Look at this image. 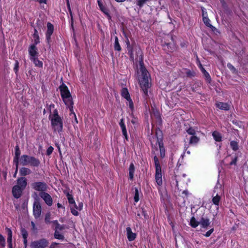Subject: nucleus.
<instances>
[{
	"mask_svg": "<svg viewBox=\"0 0 248 248\" xmlns=\"http://www.w3.org/2000/svg\"><path fill=\"white\" fill-rule=\"evenodd\" d=\"M199 225H200V221H197L194 217H192L190 221V225L194 228H196Z\"/></svg>",
	"mask_w": 248,
	"mask_h": 248,
	"instance_id": "obj_23",
	"label": "nucleus"
},
{
	"mask_svg": "<svg viewBox=\"0 0 248 248\" xmlns=\"http://www.w3.org/2000/svg\"><path fill=\"white\" fill-rule=\"evenodd\" d=\"M155 178L156 183L158 186L162 184L161 168L155 169Z\"/></svg>",
	"mask_w": 248,
	"mask_h": 248,
	"instance_id": "obj_13",
	"label": "nucleus"
},
{
	"mask_svg": "<svg viewBox=\"0 0 248 248\" xmlns=\"http://www.w3.org/2000/svg\"><path fill=\"white\" fill-rule=\"evenodd\" d=\"M27 185V180L26 178L24 177H21L17 179V186L22 188L23 189H24Z\"/></svg>",
	"mask_w": 248,
	"mask_h": 248,
	"instance_id": "obj_15",
	"label": "nucleus"
},
{
	"mask_svg": "<svg viewBox=\"0 0 248 248\" xmlns=\"http://www.w3.org/2000/svg\"><path fill=\"white\" fill-rule=\"evenodd\" d=\"M212 136L214 139V140L216 141H221L222 137L221 134L216 131H214L212 133Z\"/></svg>",
	"mask_w": 248,
	"mask_h": 248,
	"instance_id": "obj_25",
	"label": "nucleus"
},
{
	"mask_svg": "<svg viewBox=\"0 0 248 248\" xmlns=\"http://www.w3.org/2000/svg\"><path fill=\"white\" fill-rule=\"evenodd\" d=\"M134 201L137 202L139 201V190L137 188L135 189V194L134 197Z\"/></svg>",
	"mask_w": 248,
	"mask_h": 248,
	"instance_id": "obj_41",
	"label": "nucleus"
},
{
	"mask_svg": "<svg viewBox=\"0 0 248 248\" xmlns=\"http://www.w3.org/2000/svg\"><path fill=\"white\" fill-rule=\"evenodd\" d=\"M201 71L203 74L204 75V76L206 81L210 83L211 81V78L209 73L205 70V69L203 67H202Z\"/></svg>",
	"mask_w": 248,
	"mask_h": 248,
	"instance_id": "obj_24",
	"label": "nucleus"
},
{
	"mask_svg": "<svg viewBox=\"0 0 248 248\" xmlns=\"http://www.w3.org/2000/svg\"><path fill=\"white\" fill-rule=\"evenodd\" d=\"M150 0H137L136 4L138 6H139L140 8L143 7L144 4H145L147 1H149Z\"/></svg>",
	"mask_w": 248,
	"mask_h": 248,
	"instance_id": "obj_35",
	"label": "nucleus"
},
{
	"mask_svg": "<svg viewBox=\"0 0 248 248\" xmlns=\"http://www.w3.org/2000/svg\"><path fill=\"white\" fill-rule=\"evenodd\" d=\"M33 38L34 39V44H36V45L38 44L40 42L39 36L38 35L37 30L36 29H34V32L33 33Z\"/></svg>",
	"mask_w": 248,
	"mask_h": 248,
	"instance_id": "obj_31",
	"label": "nucleus"
},
{
	"mask_svg": "<svg viewBox=\"0 0 248 248\" xmlns=\"http://www.w3.org/2000/svg\"><path fill=\"white\" fill-rule=\"evenodd\" d=\"M6 232L7 233V242L8 244V248H12V232L11 230L6 227L5 229Z\"/></svg>",
	"mask_w": 248,
	"mask_h": 248,
	"instance_id": "obj_17",
	"label": "nucleus"
},
{
	"mask_svg": "<svg viewBox=\"0 0 248 248\" xmlns=\"http://www.w3.org/2000/svg\"><path fill=\"white\" fill-rule=\"evenodd\" d=\"M20 156H15L13 160L14 163L16 165V168H18L19 162H20Z\"/></svg>",
	"mask_w": 248,
	"mask_h": 248,
	"instance_id": "obj_42",
	"label": "nucleus"
},
{
	"mask_svg": "<svg viewBox=\"0 0 248 248\" xmlns=\"http://www.w3.org/2000/svg\"><path fill=\"white\" fill-rule=\"evenodd\" d=\"M141 213H142V215H143L144 216V217L145 218H147L148 217V215L146 213V212L145 211H144L143 210V209H142V208L141 209Z\"/></svg>",
	"mask_w": 248,
	"mask_h": 248,
	"instance_id": "obj_61",
	"label": "nucleus"
},
{
	"mask_svg": "<svg viewBox=\"0 0 248 248\" xmlns=\"http://www.w3.org/2000/svg\"><path fill=\"white\" fill-rule=\"evenodd\" d=\"M62 98L65 105L69 108L70 111L72 112L73 111V101L71 95L63 97Z\"/></svg>",
	"mask_w": 248,
	"mask_h": 248,
	"instance_id": "obj_9",
	"label": "nucleus"
},
{
	"mask_svg": "<svg viewBox=\"0 0 248 248\" xmlns=\"http://www.w3.org/2000/svg\"><path fill=\"white\" fill-rule=\"evenodd\" d=\"M33 197L34 199L33 207V215L35 218H38L40 217L41 214V205L39 202V198L38 197L36 193H34Z\"/></svg>",
	"mask_w": 248,
	"mask_h": 248,
	"instance_id": "obj_3",
	"label": "nucleus"
},
{
	"mask_svg": "<svg viewBox=\"0 0 248 248\" xmlns=\"http://www.w3.org/2000/svg\"><path fill=\"white\" fill-rule=\"evenodd\" d=\"M39 196L44 201L48 206H50L53 204V199L51 196L47 193L45 192H40Z\"/></svg>",
	"mask_w": 248,
	"mask_h": 248,
	"instance_id": "obj_8",
	"label": "nucleus"
},
{
	"mask_svg": "<svg viewBox=\"0 0 248 248\" xmlns=\"http://www.w3.org/2000/svg\"><path fill=\"white\" fill-rule=\"evenodd\" d=\"M102 12H103L106 15H107L108 17L111 18L110 15L108 13V10L107 8H106L105 9H103Z\"/></svg>",
	"mask_w": 248,
	"mask_h": 248,
	"instance_id": "obj_57",
	"label": "nucleus"
},
{
	"mask_svg": "<svg viewBox=\"0 0 248 248\" xmlns=\"http://www.w3.org/2000/svg\"><path fill=\"white\" fill-rule=\"evenodd\" d=\"M220 200V196H219L218 195H217L216 196L213 197V198L212 199V201H213V202L214 203V204L217 205H218Z\"/></svg>",
	"mask_w": 248,
	"mask_h": 248,
	"instance_id": "obj_40",
	"label": "nucleus"
},
{
	"mask_svg": "<svg viewBox=\"0 0 248 248\" xmlns=\"http://www.w3.org/2000/svg\"><path fill=\"white\" fill-rule=\"evenodd\" d=\"M31 60L33 62L36 66L39 67H42L43 62L41 61H39L37 57H32V58H31Z\"/></svg>",
	"mask_w": 248,
	"mask_h": 248,
	"instance_id": "obj_27",
	"label": "nucleus"
},
{
	"mask_svg": "<svg viewBox=\"0 0 248 248\" xmlns=\"http://www.w3.org/2000/svg\"><path fill=\"white\" fill-rule=\"evenodd\" d=\"M23 239H24V240H23L24 245L25 248H26L27 247V244H28L27 238H23Z\"/></svg>",
	"mask_w": 248,
	"mask_h": 248,
	"instance_id": "obj_63",
	"label": "nucleus"
},
{
	"mask_svg": "<svg viewBox=\"0 0 248 248\" xmlns=\"http://www.w3.org/2000/svg\"><path fill=\"white\" fill-rule=\"evenodd\" d=\"M57 117H60L58 114V110L55 109L53 112V115L50 114L49 115V118L50 119L51 118H57Z\"/></svg>",
	"mask_w": 248,
	"mask_h": 248,
	"instance_id": "obj_44",
	"label": "nucleus"
},
{
	"mask_svg": "<svg viewBox=\"0 0 248 248\" xmlns=\"http://www.w3.org/2000/svg\"><path fill=\"white\" fill-rule=\"evenodd\" d=\"M31 225L32 230L35 231V230H37V228L35 227V223L33 221L31 222Z\"/></svg>",
	"mask_w": 248,
	"mask_h": 248,
	"instance_id": "obj_62",
	"label": "nucleus"
},
{
	"mask_svg": "<svg viewBox=\"0 0 248 248\" xmlns=\"http://www.w3.org/2000/svg\"><path fill=\"white\" fill-rule=\"evenodd\" d=\"M126 234L127 239L129 241H132L135 240L136 237V234L132 232V230L130 227L126 228Z\"/></svg>",
	"mask_w": 248,
	"mask_h": 248,
	"instance_id": "obj_19",
	"label": "nucleus"
},
{
	"mask_svg": "<svg viewBox=\"0 0 248 248\" xmlns=\"http://www.w3.org/2000/svg\"><path fill=\"white\" fill-rule=\"evenodd\" d=\"M186 132L192 136H194L196 134V131L194 128L192 127H190L186 130Z\"/></svg>",
	"mask_w": 248,
	"mask_h": 248,
	"instance_id": "obj_38",
	"label": "nucleus"
},
{
	"mask_svg": "<svg viewBox=\"0 0 248 248\" xmlns=\"http://www.w3.org/2000/svg\"><path fill=\"white\" fill-rule=\"evenodd\" d=\"M230 146L233 151H236L238 149V143L236 141H231Z\"/></svg>",
	"mask_w": 248,
	"mask_h": 248,
	"instance_id": "obj_32",
	"label": "nucleus"
},
{
	"mask_svg": "<svg viewBox=\"0 0 248 248\" xmlns=\"http://www.w3.org/2000/svg\"><path fill=\"white\" fill-rule=\"evenodd\" d=\"M67 199L68 200V202H69V204H71V206H72L73 205L76 206V203H75V200L73 199L72 195L68 194L67 195Z\"/></svg>",
	"mask_w": 248,
	"mask_h": 248,
	"instance_id": "obj_34",
	"label": "nucleus"
},
{
	"mask_svg": "<svg viewBox=\"0 0 248 248\" xmlns=\"http://www.w3.org/2000/svg\"><path fill=\"white\" fill-rule=\"evenodd\" d=\"M59 88H60V90L61 92V94L62 97H63L64 96H67L68 95H71V93H70L67 87L64 83H62L60 86Z\"/></svg>",
	"mask_w": 248,
	"mask_h": 248,
	"instance_id": "obj_14",
	"label": "nucleus"
},
{
	"mask_svg": "<svg viewBox=\"0 0 248 248\" xmlns=\"http://www.w3.org/2000/svg\"><path fill=\"white\" fill-rule=\"evenodd\" d=\"M122 95L124 98H125L127 100L130 99V97L129 95V93H128V90L127 88H124L122 90Z\"/></svg>",
	"mask_w": 248,
	"mask_h": 248,
	"instance_id": "obj_26",
	"label": "nucleus"
},
{
	"mask_svg": "<svg viewBox=\"0 0 248 248\" xmlns=\"http://www.w3.org/2000/svg\"><path fill=\"white\" fill-rule=\"evenodd\" d=\"M213 232L214 228H212L206 232V233L204 234V236H205L206 237H209L211 235V234Z\"/></svg>",
	"mask_w": 248,
	"mask_h": 248,
	"instance_id": "obj_56",
	"label": "nucleus"
},
{
	"mask_svg": "<svg viewBox=\"0 0 248 248\" xmlns=\"http://www.w3.org/2000/svg\"><path fill=\"white\" fill-rule=\"evenodd\" d=\"M155 137L156 138V145H158L160 150V157L161 158H163L165 155V150L164 147L163 142V136L161 131L158 130V131H156Z\"/></svg>",
	"mask_w": 248,
	"mask_h": 248,
	"instance_id": "obj_4",
	"label": "nucleus"
},
{
	"mask_svg": "<svg viewBox=\"0 0 248 248\" xmlns=\"http://www.w3.org/2000/svg\"><path fill=\"white\" fill-rule=\"evenodd\" d=\"M154 162H155V169H159L161 168V166L159 164V161L158 160V158L156 156V155H155L154 157Z\"/></svg>",
	"mask_w": 248,
	"mask_h": 248,
	"instance_id": "obj_37",
	"label": "nucleus"
},
{
	"mask_svg": "<svg viewBox=\"0 0 248 248\" xmlns=\"http://www.w3.org/2000/svg\"><path fill=\"white\" fill-rule=\"evenodd\" d=\"M50 214L49 213H48L46 214V215L45 216V222L47 224L50 223Z\"/></svg>",
	"mask_w": 248,
	"mask_h": 248,
	"instance_id": "obj_47",
	"label": "nucleus"
},
{
	"mask_svg": "<svg viewBox=\"0 0 248 248\" xmlns=\"http://www.w3.org/2000/svg\"><path fill=\"white\" fill-rule=\"evenodd\" d=\"M82 207H83V203H79V205L78 206V208H77V210H81L82 208Z\"/></svg>",
	"mask_w": 248,
	"mask_h": 248,
	"instance_id": "obj_64",
	"label": "nucleus"
},
{
	"mask_svg": "<svg viewBox=\"0 0 248 248\" xmlns=\"http://www.w3.org/2000/svg\"><path fill=\"white\" fill-rule=\"evenodd\" d=\"M36 44H32L29 48V52L30 55V59L31 58H35L38 54L37 51V47H36Z\"/></svg>",
	"mask_w": 248,
	"mask_h": 248,
	"instance_id": "obj_16",
	"label": "nucleus"
},
{
	"mask_svg": "<svg viewBox=\"0 0 248 248\" xmlns=\"http://www.w3.org/2000/svg\"><path fill=\"white\" fill-rule=\"evenodd\" d=\"M210 219L203 216H202L200 220V225L201 227L204 229H207L208 227L210 225Z\"/></svg>",
	"mask_w": 248,
	"mask_h": 248,
	"instance_id": "obj_11",
	"label": "nucleus"
},
{
	"mask_svg": "<svg viewBox=\"0 0 248 248\" xmlns=\"http://www.w3.org/2000/svg\"><path fill=\"white\" fill-rule=\"evenodd\" d=\"M200 139L195 136H192L189 140L190 144H196L199 142Z\"/></svg>",
	"mask_w": 248,
	"mask_h": 248,
	"instance_id": "obj_28",
	"label": "nucleus"
},
{
	"mask_svg": "<svg viewBox=\"0 0 248 248\" xmlns=\"http://www.w3.org/2000/svg\"><path fill=\"white\" fill-rule=\"evenodd\" d=\"M216 105L217 107L222 110H228L230 109V106L226 103L217 102Z\"/></svg>",
	"mask_w": 248,
	"mask_h": 248,
	"instance_id": "obj_21",
	"label": "nucleus"
},
{
	"mask_svg": "<svg viewBox=\"0 0 248 248\" xmlns=\"http://www.w3.org/2000/svg\"><path fill=\"white\" fill-rule=\"evenodd\" d=\"M54 148L52 146H49L46 150V155H49L53 152Z\"/></svg>",
	"mask_w": 248,
	"mask_h": 248,
	"instance_id": "obj_53",
	"label": "nucleus"
},
{
	"mask_svg": "<svg viewBox=\"0 0 248 248\" xmlns=\"http://www.w3.org/2000/svg\"><path fill=\"white\" fill-rule=\"evenodd\" d=\"M102 12H103L106 15H107L108 17L111 18L110 15L108 13V10L107 8H106L105 9H103Z\"/></svg>",
	"mask_w": 248,
	"mask_h": 248,
	"instance_id": "obj_58",
	"label": "nucleus"
},
{
	"mask_svg": "<svg viewBox=\"0 0 248 248\" xmlns=\"http://www.w3.org/2000/svg\"><path fill=\"white\" fill-rule=\"evenodd\" d=\"M5 246V240L4 237L0 234V248H4Z\"/></svg>",
	"mask_w": 248,
	"mask_h": 248,
	"instance_id": "obj_36",
	"label": "nucleus"
},
{
	"mask_svg": "<svg viewBox=\"0 0 248 248\" xmlns=\"http://www.w3.org/2000/svg\"><path fill=\"white\" fill-rule=\"evenodd\" d=\"M122 130V133L123 135H126V133L127 132L125 126H121Z\"/></svg>",
	"mask_w": 248,
	"mask_h": 248,
	"instance_id": "obj_60",
	"label": "nucleus"
},
{
	"mask_svg": "<svg viewBox=\"0 0 248 248\" xmlns=\"http://www.w3.org/2000/svg\"><path fill=\"white\" fill-rule=\"evenodd\" d=\"M49 244L48 241L46 238H42L31 242V248H46Z\"/></svg>",
	"mask_w": 248,
	"mask_h": 248,
	"instance_id": "obj_7",
	"label": "nucleus"
},
{
	"mask_svg": "<svg viewBox=\"0 0 248 248\" xmlns=\"http://www.w3.org/2000/svg\"><path fill=\"white\" fill-rule=\"evenodd\" d=\"M186 74L187 77L192 78L195 76L196 73L193 70L186 69Z\"/></svg>",
	"mask_w": 248,
	"mask_h": 248,
	"instance_id": "obj_33",
	"label": "nucleus"
},
{
	"mask_svg": "<svg viewBox=\"0 0 248 248\" xmlns=\"http://www.w3.org/2000/svg\"><path fill=\"white\" fill-rule=\"evenodd\" d=\"M127 101L128 102V103H129V108L132 110L134 109V104H133V103L131 99L130 98V99H128V100H127Z\"/></svg>",
	"mask_w": 248,
	"mask_h": 248,
	"instance_id": "obj_54",
	"label": "nucleus"
},
{
	"mask_svg": "<svg viewBox=\"0 0 248 248\" xmlns=\"http://www.w3.org/2000/svg\"><path fill=\"white\" fill-rule=\"evenodd\" d=\"M232 123L239 128H241L242 127V123L241 122L233 120L232 121Z\"/></svg>",
	"mask_w": 248,
	"mask_h": 248,
	"instance_id": "obj_50",
	"label": "nucleus"
},
{
	"mask_svg": "<svg viewBox=\"0 0 248 248\" xmlns=\"http://www.w3.org/2000/svg\"><path fill=\"white\" fill-rule=\"evenodd\" d=\"M135 52L136 57L135 60L139 62L140 68L137 71L138 77L141 90L144 93V97L146 98L148 96V89L150 86L149 80L150 79L149 74L144 66L143 59V52L141 48L134 44L133 48V54Z\"/></svg>",
	"mask_w": 248,
	"mask_h": 248,
	"instance_id": "obj_1",
	"label": "nucleus"
},
{
	"mask_svg": "<svg viewBox=\"0 0 248 248\" xmlns=\"http://www.w3.org/2000/svg\"><path fill=\"white\" fill-rule=\"evenodd\" d=\"M47 31L46 32V38L47 42L49 44L51 42V36L53 32L54 26L50 22L47 23Z\"/></svg>",
	"mask_w": 248,
	"mask_h": 248,
	"instance_id": "obj_10",
	"label": "nucleus"
},
{
	"mask_svg": "<svg viewBox=\"0 0 248 248\" xmlns=\"http://www.w3.org/2000/svg\"><path fill=\"white\" fill-rule=\"evenodd\" d=\"M51 125L55 131H57L60 133L62 130V121L61 117L51 118Z\"/></svg>",
	"mask_w": 248,
	"mask_h": 248,
	"instance_id": "obj_6",
	"label": "nucleus"
},
{
	"mask_svg": "<svg viewBox=\"0 0 248 248\" xmlns=\"http://www.w3.org/2000/svg\"><path fill=\"white\" fill-rule=\"evenodd\" d=\"M20 163L24 166L29 165L31 167H38L40 164V161L33 156L23 155L20 157Z\"/></svg>",
	"mask_w": 248,
	"mask_h": 248,
	"instance_id": "obj_2",
	"label": "nucleus"
},
{
	"mask_svg": "<svg viewBox=\"0 0 248 248\" xmlns=\"http://www.w3.org/2000/svg\"><path fill=\"white\" fill-rule=\"evenodd\" d=\"M126 43L127 45V51H128V54H129V55L130 56V59L131 61L134 62V54H133V46H134V45H133V46H131L130 44L129 41L128 39H127V41L126 42Z\"/></svg>",
	"mask_w": 248,
	"mask_h": 248,
	"instance_id": "obj_18",
	"label": "nucleus"
},
{
	"mask_svg": "<svg viewBox=\"0 0 248 248\" xmlns=\"http://www.w3.org/2000/svg\"><path fill=\"white\" fill-rule=\"evenodd\" d=\"M36 24L38 30L43 29L44 28L43 21L40 19H37L36 21Z\"/></svg>",
	"mask_w": 248,
	"mask_h": 248,
	"instance_id": "obj_39",
	"label": "nucleus"
},
{
	"mask_svg": "<svg viewBox=\"0 0 248 248\" xmlns=\"http://www.w3.org/2000/svg\"><path fill=\"white\" fill-rule=\"evenodd\" d=\"M20 150L19 147L18 145H16L15 147V156H20Z\"/></svg>",
	"mask_w": 248,
	"mask_h": 248,
	"instance_id": "obj_45",
	"label": "nucleus"
},
{
	"mask_svg": "<svg viewBox=\"0 0 248 248\" xmlns=\"http://www.w3.org/2000/svg\"><path fill=\"white\" fill-rule=\"evenodd\" d=\"M203 21L206 26H208L210 23V19L207 16H203Z\"/></svg>",
	"mask_w": 248,
	"mask_h": 248,
	"instance_id": "obj_48",
	"label": "nucleus"
},
{
	"mask_svg": "<svg viewBox=\"0 0 248 248\" xmlns=\"http://www.w3.org/2000/svg\"><path fill=\"white\" fill-rule=\"evenodd\" d=\"M237 157L235 156V158L230 163V165H235L236 164Z\"/></svg>",
	"mask_w": 248,
	"mask_h": 248,
	"instance_id": "obj_59",
	"label": "nucleus"
},
{
	"mask_svg": "<svg viewBox=\"0 0 248 248\" xmlns=\"http://www.w3.org/2000/svg\"><path fill=\"white\" fill-rule=\"evenodd\" d=\"M135 166L133 163H131L129 167V178L132 180L134 177V173L135 172Z\"/></svg>",
	"mask_w": 248,
	"mask_h": 248,
	"instance_id": "obj_22",
	"label": "nucleus"
},
{
	"mask_svg": "<svg viewBox=\"0 0 248 248\" xmlns=\"http://www.w3.org/2000/svg\"><path fill=\"white\" fill-rule=\"evenodd\" d=\"M19 173L22 177H24L31 174V170L29 168L26 167H22L19 170Z\"/></svg>",
	"mask_w": 248,
	"mask_h": 248,
	"instance_id": "obj_20",
	"label": "nucleus"
},
{
	"mask_svg": "<svg viewBox=\"0 0 248 248\" xmlns=\"http://www.w3.org/2000/svg\"><path fill=\"white\" fill-rule=\"evenodd\" d=\"M97 3L101 11L106 8V7L103 5L101 0H97Z\"/></svg>",
	"mask_w": 248,
	"mask_h": 248,
	"instance_id": "obj_51",
	"label": "nucleus"
},
{
	"mask_svg": "<svg viewBox=\"0 0 248 248\" xmlns=\"http://www.w3.org/2000/svg\"><path fill=\"white\" fill-rule=\"evenodd\" d=\"M65 229L64 225H60V224H57V226H55V231H62Z\"/></svg>",
	"mask_w": 248,
	"mask_h": 248,
	"instance_id": "obj_46",
	"label": "nucleus"
},
{
	"mask_svg": "<svg viewBox=\"0 0 248 248\" xmlns=\"http://www.w3.org/2000/svg\"><path fill=\"white\" fill-rule=\"evenodd\" d=\"M227 67H228V68L229 69H230L231 70L233 71V72H235L236 71V70L235 68V67L233 65H232L231 64H230V63H228L227 64Z\"/></svg>",
	"mask_w": 248,
	"mask_h": 248,
	"instance_id": "obj_55",
	"label": "nucleus"
},
{
	"mask_svg": "<svg viewBox=\"0 0 248 248\" xmlns=\"http://www.w3.org/2000/svg\"><path fill=\"white\" fill-rule=\"evenodd\" d=\"M19 68V62L18 61L16 60L15 63V66L14 68V70L15 73L16 74L18 71Z\"/></svg>",
	"mask_w": 248,
	"mask_h": 248,
	"instance_id": "obj_49",
	"label": "nucleus"
},
{
	"mask_svg": "<svg viewBox=\"0 0 248 248\" xmlns=\"http://www.w3.org/2000/svg\"><path fill=\"white\" fill-rule=\"evenodd\" d=\"M114 49L118 51H120L121 50V47L119 43L117 36H115V37Z\"/></svg>",
	"mask_w": 248,
	"mask_h": 248,
	"instance_id": "obj_29",
	"label": "nucleus"
},
{
	"mask_svg": "<svg viewBox=\"0 0 248 248\" xmlns=\"http://www.w3.org/2000/svg\"><path fill=\"white\" fill-rule=\"evenodd\" d=\"M21 234L23 238H27L28 236V233L26 230L24 228H22L21 230Z\"/></svg>",
	"mask_w": 248,
	"mask_h": 248,
	"instance_id": "obj_43",
	"label": "nucleus"
},
{
	"mask_svg": "<svg viewBox=\"0 0 248 248\" xmlns=\"http://www.w3.org/2000/svg\"><path fill=\"white\" fill-rule=\"evenodd\" d=\"M31 188L40 192L46 191L48 188V186L45 182L37 181L34 182L31 184Z\"/></svg>",
	"mask_w": 248,
	"mask_h": 248,
	"instance_id": "obj_5",
	"label": "nucleus"
},
{
	"mask_svg": "<svg viewBox=\"0 0 248 248\" xmlns=\"http://www.w3.org/2000/svg\"><path fill=\"white\" fill-rule=\"evenodd\" d=\"M23 189L22 188L17 186L16 185L13 186L12 189V193L14 197L16 199L19 198L21 195Z\"/></svg>",
	"mask_w": 248,
	"mask_h": 248,
	"instance_id": "obj_12",
	"label": "nucleus"
},
{
	"mask_svg": "<svg viewBox=\"0 0 248 248\" xmlns=\"http://www.w3.org/2000/svg\"><path fill=\"white\" fill-rule=\"evenodd\" d=\"M54 238L57 239L59 240H64V236L63 234L60 233L59 231H55L54 234Z\"/></svg>",
	"mask_w": 248,
	"mask_h": 248,
	"instance_id": "obj_30",
	"label": "nucleus"
},
{
	"mask_svg": "<svg viewBox=\"0 0 248 248\" xmlns=\"http://www.w3.org/2000/svg\"><path fill=\"white\" fill-rule=\"evenodd\" d=\"M70 208H71V213H72V214L76 216H78V211L77 210L73 208V207L72 206H70Z\"/></svg>",
	"mask_w": 248,
	"mask_h": 248,
	"instance_id": "obj_52",
	"label": "nucleus"
}]
</instances>
